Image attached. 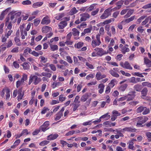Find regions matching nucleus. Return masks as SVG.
<instances>
[{
	"label": "nucleus",
	"mask_w": 151,
	"mask_h": 151,
	"mask_svg": "<svg viewBox=\"0 0 151 151\" xmlns=\"http://www.w3.org/2000/svg\"><path fill=\"white\" fill-rule=\"evenodd\" d=\"M115 9H116L115 8L113 9L109 8L106 9L104 12V13L101 16L100 18L101 19H104L107 18L109 16L111 15V12L114 11Z\"/></svg>",
	"instance_id": "f257e3e1"
},
{
	"label": "nucleus",
	"mask_w": 151,
	"mask_h": 151,
	"mask_svg": "<svg viewBox=\"0 0 151 151\" xmlns=\"http://www.w3.org/2000/svg\"><path fill=\"white\" fill-rule=\"evenodd\" d=\"M143 111L142 114L143 115H146L148 114L150 112V110L149 108H147L145 106H141L138 108L136 110V111L137 113H140Z\"/></svg>",
	"instance_id": "f03ea898"
},
{
	"label": "nucleus",
	"mask_w": 151,
	"mask_h": 151,
	"mask_svg": "<svg viewBox=\"0 0 151 151\" xmlns=\"http://www.w3.org/2000/svg\"><path fill=\"white\" fill-rule=\"evenodd\" d=\"M63 21L61 22L58 26L60 29H63L65 27H66L67 24V21H69L70 20V17H65L63 18Z\"/></svg>",
	"instance_id": "7ed1b4c3"
},
{
	"label": "nucleus",
	"mask_w": 151,
	"mask_h": 151,
	"mask_svg": "<svg viewBox=\"0 0 151 151\" xmlns=\"http://www.w3.org/2000/svg\"><path fill=\"white\" fill-rule=\"evenodd\" d=\"M49 125V122L48 121L45 122L42 126L40 127L39 129H38V132L40 131L45 132L49 129V128L48 127V126Z\"/></svg>",
	"instance_id": "20e7f679"
},
{
	"label": "nucleus",
	"mask_w": 151,
	"mask_h": 151,
	"mask_svg": "<svg viewBox=\"0 0 151 151\" xmlns=\"http://www.w3.org/2000/svg\"><path fill=\"white\" fill-rule=\"evenodd\" d=\"M38 77L35 75H31L29 78V79L28 82L29 85H30L32 82L33 81L35 84L36 85L38 83V81H37Z\"/></svg>",
	"instance_id": "39448f33"
},
{
	"label": "nucleus",
	"mask_w": 151,
	"mask_h": 151,
	"mask_svg": "<svg viewBox=\"0 0 151 151\" xmlns=\"http://www.w3.org/2000/svg\"><path fill=\"white\" fill-rule=\"evenodd\" d=\"M120 65L124 68L129 69L132 70V68L131 67L128 62L126 61L124 63L123 62H121L120 64Z\"/></svg>",
	"instance_id": "423d86ee"
},
{
	"label": "nucleus",
	"mask_w": 151,
	"mask_h": 151,
	"mask_svg": "<svg viewBox=\"0 0 151 151\" xmlns=\"http://www.w3.org/2000/svg\"><path fill=\"white\" fill-rule=\"evenodd\" d=\"M135 93L136 92L134 91L129 92L128 94L127 95V100L129 101L133 99L135 96Z\"/></svg>",
	"instance_id": "0eeeda50"
},
{
	"label": "nucleus",
	"mask_w": 151,
	"mask_h": 151,
	"mask_svg": "<svg viewBox=\"0 0 151 151\" xmlns=\"http://www.w3.org/2000/svg\"><path fill=\"white\" fill-rule=\"evenodd\" d=\"M91 93H86L81 97V101L83 102L85 101L89 97L91 96Z\"/></svg>",
	"instance_id": "6e6552de"
},
{
	"label": "nucleus",
	"mask_w": 151,
	"mask_h": 151,
	"mask_svg": "<svg viewBox=\"0 0 151 151\" xmlns=\"http://www.w3.org/2000/svg\"><path fill=\"white\" fill-rule=\"evenodd\" d=\"M22 88L19 89L17 93L18 94V99L17 100L18 101H19V100H21L23 96L24 95V92H23L22 93Z\"/></svg>",
	"instance_id": "1a4fd4ad"
},
{
	"label": "nucleus",
	"mask_w": 151,
	"mask_h": 151,
	"mask_svg": "<svg viewBox=\"0 0 151 151\" xmlns=\"http://www.w3.org/2000/svg\"><path fill=\"white\" fill-rule=\"evenodd\" d=\"M123 131H122V132L123 131H127L131 132H134L136 131L137 129L134 128L133 127H126L122 129Z\"/></svg>",
	"instance_id": "9d476101"
},
{
	"label": "nucleus",
	"mask_w": 151,
	"mask_h": 151,
	"mask_svg": "<svg viewBox=\"0 0 151 151\" xmlns=\"http://www.w3.org/2000/svg\"><path fill=\"white\" fill-rule=\"evenodd\" d=\"M11 8H8L5 10L4 11H3L1 12V14L0 16V20H2L4 19V16L7 14L8 12L9 11Z\"/></svg>",
	"instance_id": "9b49d317"
},
{
	"label": "nucleus",
	"mask_w": 151,
	"mask_h": 151,
	"mask_svg": "<svg viewBox=\"0 0 151 151\" xmlns=\"http://www.w3.org/2000/svg\"><path fill=\"white\" fill-rule=\"evenodd\" d=\"M148 119V118L147 117H144V118L140 116L136 118V120L140 121V122L142 123H144L146 122Z\"/></svg>",
	"instance_id": "f8f14e48"
},
{
	"label": "nucleus",
	"mask_w": 151,
	"mask_h": 151,
	"mask_svg": "<svg viewBox=\"0 0 151 151\" xmlns=\"http://www.w3.org/2000/svg\"><path fill=\"white\" fill-rule=\"evenodd\" d=\"M148 89L147 88H144L141 91V98L143 99H144V98L143 97H145L146 96L147 93L148 92Z\"/></svg>",
	"instance_id": "ddd939ff"
},
{
	"label": "nucleus",
	"mask_w": 151,
	"mask_h": 151,
	"mask_svg": "<svg viewBox=\"0 0 151 151\" xmlns=\"http://www.w3.org/2000/svg\"><path fill=\"white\" fill-rule=\"evenodd\" d=\"M50 20L48 19V17L47 16L44 17L41 21V24H47L50 23Z\"/></svg>",
	"instance_id": "4468645a"
},
{
	"label": "nucleus",
	"mask_w": 151,
	"mask_h": 151,
	"mask_svg": "<svg viewBox=\"0 0 151 151\" xmlns=\"http://www.w3.org/2000/svg\"><path fill=\"white\" fill-rule=\"evenodd\" d=\"M52 30V28L50 27L46 26L42 28V31L43 33H47Z\"/></svg>",
	"instance_id": "2eb2a0df"
},
{
	"label": "nucleus",
	"mask_w": 151,
	"mask_h": 151,
	"mask_svg": "<svg viewBox=\"0 0 151 151\" xmlns=\"http://www.w3.org/2000/svg\"><path fill=\"white\" fill-rule=\"evenodd\" d=\"M134 12L133 9H129L128 10L127 14L124 15V18H127L129 17L132 14H133Z\"/></svg>",
	"instance_id": "dca6fc26"
},
{
	"label": "nucleus",
	"mask_w": 151,
	"mask_h": 151,
	"mask_svg": "<svg viewBox=\"0 0 151 151\" xmlns=\"http://www.w3.org/2000/svg\"><path fill=\"white\" fill-rule=\"evenodd\" d=\"M58 136V135L57 134H51L48 136L47 139L50 140H53L56 139Z\"/></svg>",
	"instance_id": "f3484780"
},
{
	"label": "nucleus",
	"mask_w": 151,
	"mask_h": 151,
	"mask_svg": "<svg viewBox=\"0 0 151 151\" xmlns=\"http://www.w3.org/2000/svg\"><path fill=\"white\" fill-rule=\"evenodd\" d=\"M108 53V52L104 51L102 48H101L99 52H96V54L98 55L101 56L107 54Z\"/></svg>",
	"instance_id": "a211bd4d"
},
{
	"label": "nucleus",
	"mask_w": 151,
	"mask_h": 151,
	"mask_svg": "<svg viewBox=\"0 0 151 151\" xmlns=\"http://www.w3.org/2000/svg\"><path fill=\"white\" fill-rule=\"evenodd\" d=\"M144 63L148 68L151 67V61L146 58H144Z\"/></svg>",
	"instance_id": "6ab92c4d"
},
{
	"label": "nucleus",
	"mask_w": 151,
	"mask_h": 151,
	"mask_svg": "<svg viewBox=\"0 0 151 151\" xmlns=\"http://www.w3.org/2000/svg\"><path fill=\"white\" fill-rule=\"evenodd\" d=\"M110 73L113 76L118 78L119 77V75L116 73L114 70L111 69L109 71Z\"/></svg>",
	"instance_id": "aec40b11"
},
{
	"label": "nucleus",
	"mask_w": 151,
	"mask_h": 151,
	"mask_svg": "<svg viewBox=\"0 0 151 151\" xmlns=\"http://www.w3.org/2000/svg\"><path fill=\"white\" fill-rule=\"evenodd\" d=\"M135 18V16H133L127 19H125L122 22H124L127 23H128L129 22L133 21L134 19Z\"/></svg>",
	"instance_id": "412c9836"
},
{
	"label": "nucleus",
	"mask_w": 151,
	"mask_h": 151,
	"mask_svg": "<svg viewBox=\"0 0 151 151\" xmlns=\"http://www.w3.org/2000/svg\"><path fill=\"white\" fill-rule=\"evenodd\" d=\"M134 90L137 91L139 92L141 90V86L139 84L135 85L134 86Z\"/></svg>",
	"instance_id": "4be33fe9"
},
{
	"label": "nucleus",
	"mask_w": 151,
	"mask_h": 151,
	"mask_svg": "<svg viewBox=\"0 0 151 151\" xmlns=\"http://www.w3.org/2000/svg\"><path fill=\"white\" fill-rule=\"evenodd\" d=\"M127 86V84H125L121 85L119 88V90L120 91H124Z\"/></svg>",
	"instance_id": "5701e85b"
},
{
	"label": "nucleus",
	"mask_w": 151,
	"mask_h": 151,
	"mask_svg": "<svg viewBox=\"0 0 151 151\" xmlns=\"http://www.w3.org/2000/svg\"><path fill=\"white\" fill-rule=\"evenodd\" d=\"M117 83V81L115 79H113L109 83V86L111 88H113L115 85V84H116Z\"/></svg>",
	"instance_id": "b1692460"
},
{
	"label": "nucleus",
	"mask_w": 151,
	"mask_h": 151,
	"mask_svg": "<svg viewBox=\"0 0 151 151\" xmlns=\"http://www.w3.org/2000/svg\"><path fill=\"white\" fill-rule=\"evenodd\" d=\"M73 31L72 34L75 36H78L79 34V32L78 31L77 29L74 28L72 29Z\"/></svg>",
	"instance_id": "393cba45"
},
{
	"label": "nucleus",
	"mask_w": 151,
	"mask_h": 151,
	"mask_svg": "<svg viewBox=\"0 0 151 151\" xmlns=\"http://www.w3.org/2000/svg\"><path fill=\"white\" fill-rule=\"evenodd\" d=\"M104 85L103 84H99L98 86V88H100L99 90V92L100 93H102L104 91Z\"/></svg>",
	"instance_id": "a878e982"
},
{
	"label": "nucleus",
	"mask_w": 151,
	"mask_h": 151,
	"mask_svg": "<svg viewBox=\"0 0 151 151\" xmlns=\"http://www.w3.org/2000/svg\"><path fill=\"white\" fill-rule=\"evenodd\" d=\"M121 51L123 54H125L126 52H128L129 51V49L128 48L124 46L122 48Z\"/></svg>",
	"instance_id": "bb28decb"
},
{
	"label": "nucleus",
	"mask_w": 151,
	"mask_h": 151,
	"mask_svg": "<svg viewBox=\"0 0 151 151\" xmlns=\"http://www.w3.org/2000/svg\"><path fill=\"white\" fill-rule=\"evenodd\" d=\"M5 92L6 93V100H8L10 96V91L9 89L7 88L5 89Z\"/></svg>",
	"instance_id": "cd10ccee"
},
{
	"label": "nucleus",
	"mask_w": 151,
	"mask_h": 151,
	"mask_svg": "<svg viewBox=\"0 0 151 151\" xmlns=\"http://www.w3.org/2000/svg\"><path fill=\"white\" fill-rule=\"evenodd\" d=\"M63 115V114L59 112L56 115V116L55 118V120L56 121L59 120Z\"/></svg>",
	"instance_id": "c85d7f7f"
},
{
	"label": "nucleus",
	"mask_w": 151,
	"mask_h": 151,
	"mask_svg": "<svg viewBox=\"0 0 151 151\" xmlns=\"http://www.w3.org/2000/svg\"><path fill=\"white\" fill-rule=\"evenodd\" d=\"M50 46L51 50L52 51H54L55 50H57L58 49V46L57 45L50 44Z\"/></svg>",
	"instance_id": "c756f323"
},
{
	"label": "nucleus",
	"mask_w": 151,
	"mask_h": 151,
	"mask_svg": "<svg viewBox=\"0 0 151 151\" xmlns=\"http://www.w3.org/2000/svg\"><path fill=\"white\" fill-rule=\"evenodd\" d=\"M83 45V42H79L76 44H75V47L79 49L82 47Z\"/></svg>",
	"instance_id": "7c9ffc66"
},
{
	"label": "nucleus",
	"mask_w": 151,
	"mask_h": 151,
	"mask_svg": "<svg viewBox=\"0 0 151 151\" xmlns=\"http://www.w3.org/2000/svg\"><path fill=\"white\" fill-rule=\"evenodd\" d=\"M100 44L96 42L95 40H93L91 42V45L93 48H95L97 46H99Z\"/></svg>",
	"instance_id": "2f4dec72"
},
{
	"label": "nucleus",
	"mask_w": 151,
	"mask_h": 151,
	"mask_svg": "<svg viewBox=\"0 0 151 151\" xmlns=\"http://www.w3.org/2000/svg\"><path fill=\"white\" fill-rule=\"evenodd\" d=\"M122 1L121 0L119 1H118L116 3V5H117V8L119 9L121 8L122 5L123 3L122 2Z\"/></svg>",
	"instance_id": "473e14b6"
},
{
	"label": "nucleus",
	"mask_w": 151,
	"mask_h": 151,
	"mask_svg": "<svg viewBox=\"0 0 151 151\" xmlns=\"http://www.w3.org/2000/svg\"><path fill=\"white\" fill-rule=\"evenodd\" d=\"M114 18H111L109 19L106 20L104 21L103 23L104 24H106L110 23L111 22H114Z\"/></svg>",
	"instance_id": "72a5a7b5"
},
{
	"label": "nucleus",
	"mask_w": 151,
	"mask_h": 151,
	"mask_svg": "<svg viewBox=\"0 0 151 151\" xmlns=\"http://www.w3.org/2000/svg\"><path fill=\"white\" fill-rule=\"evenodd\" d=\"M142 85L143 86H147L149 88H151V83L147 82H145L142 83Z\"/></svg>",
	"instance_id": "f704fd0d"
},
{
	"label": "nucleus",
	"mask_w": 151,
	"mask_h": 151,
	"mask_svg": "<svg viewBox=\"0 0 151 151\" xmlns=\"http://www.w3.org/2000/svg\"><path fill=\"white\" fill-rule=\"evenodd\" d=\"M146 16H143L140 17L139 18L137 19V24H139L146 17Z\"/></svg>",
	"instance_id": "c9c22d12"
},
{
	"label": "nucleus",
	"mask_w": 151,
	"mask_h": 151,
	"mask_svg": "<svg viewBox=\"0 0 151 151\" xmlns=\"http://www.w3.org/2000/svg\"><path fill=\"white\" fill-rule=\"evenodd\" d=\"M108 113H106L105 114L102 116L100 117V119L106 118V120L110 118V116L109 115H108Z\"/></svg>",
	"instance_id": "e433bc0d"
},
{
	"label": "nucleus",
	"mask_w": 151,
	"mask_h": 151,
	"mask_svg": "<svg viewBox=\"0 0 151 151\" xmlns=\"http://www.w3.org/2000/svg\"><path fill=\"white\" fill-rule=\"evenodd\" d=\"M40 59H41L40 61L42 63H45L47 61V59L45 58V57L43 56H40Z\"/></svg>",
	"instance_id": "4c0bfd02"
},
{
	"label": "nucleus",
	"mask_w": 151,
	"mask_h": 151,
	"mask_svg": "<svg viewBox=\"0 0 151 151\" xmlns=\"http://www.w3.org/2000/svg\"><path fill=\"white\" fill-rule=\"evenodd\" d=\"M22 4L24 5H29L32 4L31 2L29 0H27L23 1Z\"/></svg>",
	"instance_id": "58836bf2"
},
{
	"label": "nucleus",
	"mask_w": 151,
	"mask_h": 151,
	"mask_svg": "<svg viewBox=\"0 0 151 151\" xmlns=\"http://www.w3.org/2000/svg\"><path fill=\"white\" fill-rule=\"evenodd\" d=\"M22 66L24 70H27L29 68V67L28 63H24Z\"/></svg>",
	"instance_id": "ea45409f"
},
{
	"label": "nucleus",
	"mask_w": 151,
	"mask_h": 151,
	"mask_svg": "<svg viewBox=\"0 0 151 151\" xmlns=\"http://www.w3.org/2000/svg\"><path fill=\"white\" fill-rule=\"evenodd\" d=\"M78 12L76 9L75 7L73 8L70 12V14L71 15H73L75 14L76 13Z\"/></svg>",
	"instance_id": "a19ab883"
},
{
	"label": "nucleus",
	"mask_w": 151,
	"mask_h": 151,
	"mask_svg": "<svg viewBox=\"0 0 151 151\" xmlns=\"http://www.w3.org/2000/svg\"><path fill=\"white\" fill-rule=\"evenodd\" d=\"M64 16V14L63 13H61L56 16L55 17V18L58 20H59L62 18Z\"/></svg>",
	"instance_id": "79ce46f5"
},
{
	"label": "nucleus",
	"mask_w": 151,
	"mask_h": 151,
	"mask_svg": "<svg viewBox=\"0 0 151 151\" xmlns=\"http://www.w3.org/2000/svg\"><path fill=\"white\" fill-rule=\"evenodd\" d=\"M101 74L100 72L97 73L96 76V77L98 80H99L101 79Z\"/></svg>",
	"instance_id": "37998d69"
},
{
	"label": "nucleus",
	"mask_w": 151,
	"mask_h": 151,
	"mask_svg": "<svg viewBox=\"0 0 151 151\" xmlns=\"http://www.w3.org/2000/svg\"><path fill=\"white\" fill-rule=\"evenodd\" d=\"M95 5L93 4L91 5L86 10L87 12H90L94 8Z\"/></svg>",
	"instance_id": "c03bdc74"
},
{
	"label": "nucleus",
	"mask_w": 151,
	"mask_h": 151,
	"mask_svg": "<svg viewBox=\"0 0 151 151\" xmlns=\"http://www.w3.org/2000/svg\"><path fill=\"white\" fill-rule=\"evenodd\" d=\"M112 115L116 117L120 115V114L117 111L114 110L112 112Z\"/></svg>",
	"instance_id": "a18cd8bd"
},
{
	"label": "nucleus",
	"mask_w": 151,
	"mask_h": 151,
	"mask_svg": "<svg viewBox=\"0 0 151 151\" xmlns=\"http://www.w3.org/2000/svg\"><path fill=\"white\" fill-rule=\"evenodd\" d=\"M29 134H30V132H28V130L27 129H25L23 130L21 133V135L22 136L23 135H27Z\"/></svg>",
	"instance_id": "49530a36"
},
{
	"label": "nucleus",
	"mask_w": 151,
	"mask_h": 151,
	"mask_svg": "<svg viewBox=\"0 0 151 151\" xmlns=\"http://www.w3.org/2000/svg\"><path fill=\"white\" fill-rule=\"evenodd\" d=\"M14 41L16 43H17V45L18 46H20L21 44L19 42L20 40L19 38L17 37H15L14 38Z\"/></svg>",
	"instance_id": "de8ad7c7"
},
{
	"label": "nucleus",
	"mask_w": 151,
	"mask_h": 151,
	"mask_svg": "<svg viewBox=\"0 0 151 151\" xmlns=\"http://www.w3.org/2000/svg\"><path fill=\"white\" fill-rule=\"evenodd\" d=\"M65 99L66 98L65 97H64L63 96V95L62 94L60 95L59 96V100L61 102H63L64 101Z\"/></svg>",
	"instance_id": "09e8293b"
},
{
	"label": "nucleus",
	"mask_w": 151,
	"mask_h": 151,
	"mask_svg": "<svg viewBox=\"0 0 151 151\" xmlns=\"http://www.w3.org/2000/svg\"><path fill=\"white\" fill-rule=\"evenodd\" d=\"M129 148L130 149L133 150V149L134 146H133L134 143L133 142H129Z\"/></svg>",
	"instance_id": "8fccbe9b"
},
{
	"label": "nucleus",
	"mask_w": 151,
	"mask_h": 151,
	"mask_svg": "<svg viewBox=\"0 0 151 151\" xmlns=\"http://www.w3.org/2000/svg\"><path fill=\"white\" fill-rule=\"evenodd\" d=\"M49 142L47 141H44L40 142L39 145L41 146H44L47 144Z\"/></svg>",
	"instance_id": "3c124183"
},
{
	"label": "nucleus",
	"mask_w": 151,
	"mask_h": 151,
	"mask_svg": "<svg viewBox=\"0 0 151 151\" xmlns=\"http://www.w3.org/2000/svg\"><path fill=\"white\" fill-rule=\"evenodd\" d=\"M15 12H11L8 15H11V16L10 17V19L11 21L13 20L15 18L14 15V14Z\"/></svg>",
	"instance_id": "603ef678"
},
{
	"label": "nucleus",
	"mask_w": 151,
	"mask_h": 151,
	"mask_svg": "<svg viewBox=\"0 0 151 151\" xmlns=\"http://www.w3.org/2000/svg\"><path fill=\"white\" fill-rule=\"evenodd\" d=\"M146 135L147 137L148 138V139L150 141H151V133L150 132H147L146 133Z\"/></svg>",
	"instance_id": "864d4df0"
},
{
	"label": "nucleus",
	"mask_w": 151,
	"mask_h": 151,
	"mask_svg": "<svg viewBox=\"0 0 151 151\" xmlns=\"http://www.w3.org/2000/svg\"><path fill=\"white\" fill-rule=\"evenodd\" d=\"M151 8V3L147 4L143 6L142 8L144 9H147Z\"/></svg>",
	"instance_id": "5fc2aeb1"
},
{
	"label": "nucleus",
	"mask_w": 151,
	"mask_h": 151,
	"mask_svg": "<svg viewBox=\"0 0 151 151\" xmlns=\"http://www.w3.org/2000/svg\"><path fill=\"white\" fill-rule=\"evenodd\" d=\"M49 66L50 69L53 71H55L56 70V68L55 66L52 64H50Z\"/></svg>",
	"instance_id": "6e6d98bb"
},
{
	"label": "nucleus",
	"mask_w": 151,
	"mask_h": 151,
	"mask_svg": "<svg viewBox=\"0 0 151 151\" xmlns=\"http://www.w3.org/2000/svg\"><path fill=\"white\" fill-rule=\"evenodd\" d=\"M129 82L130 83H137V82L136 81V78L134 77H132L131 78L129 81Z\"/></svg>",
	"instance_id": "4d7b16f0"
},
{
	"label": "nucleus",
	"mask_w": 151,
	"mask_h": 151,
	"mask_svg": "<svg viewBox=\"0 0 151 151\" xmlns=\"http://www.w3.org/2000/svg\"><path fill=\"white\" fill-rule=\"evenodd\" d=\"M75 131H71L68 132L65 134V136H68L72 135L75 133Z\"/></svg>",
	"instance_id": "13d9d810"
},
{
	"label": "nucleus",
	"mask_w": 151,
	"mask_h": 151,
	"mask_svg": "<svg viewBox=\"0 0 151 151\" xmlns=\"http://www.w3.org/2000/svg\"><path fill=\"white\" fill-rule=\"evenodd\" d=\"M18 47L14 48L12 50L11 52L13 53L17 52H18Z\"/></svg>",
	"instance_id": "bf43d9fd"
},
{
	"label": "nucleus",
	"mask_w": 151,
	"mask_h": 151,
	"mask_svg": "<svg viewBox=\"0 0 151 151\" xmlns=\"http://www.w3.org/2000/svg\"><path fill=\"white\" fill-rule=\"evenodd\" d=\"M100 35H99V34L97 35H96V40L97 41V42H98L99 44H100L101 43V42L100 40Z\"/></svg>",
	"instance_id": "052dcab7"
},
{
	"label": "nucleus",
	"mask_w": 151,
	"mask_h": 151,
	"mask_svg": "<svg viewBox=\"0 0 151 151\" xmlns=\"http://www.w3.org/2000/svg\"><path fill=\"white\" fill-rule=\"evenodd\" d=\"M99 9H97L95 11H92L91 13V14L92 16H94L96 15L99 11Z\"/></svg>",
	"instance_id": "680f3d73"
},
{
	"label": "nucleus",
	"mask_w": 151,
	"mask_h": 151,
	"mask_svg": "<svg viewBox=\"0 0 151 151\" xmlns=\"http://www.w3.org/2000/svg\"><path fill=\"white\" fill-rule=\"evenodd\" d=\"M119 11H116L113 14V17L114 18H116L118 15L119 14Z\"/></svg>",
	"instance_id": "e2e57ef3"
},
{
	"label": "nucleus",
	"mask_w": 151,
	"mask_h": 151,
	"mask_svg": "<svg viewBox=\"0 0 151 151\" xmlns=\"http://www.w3.org/2000/svg\"><path fill=\"white\" fill-rule=\"evenodd\" d=\"M91 28H86L84 29L83 32L86 34L89 33L91 32Z\"/></svg>",
	"instance_id": "0e129e2a"
},
{
	"label": "nucleus",
	"mask_w": 151,
	"mask_h": 151,
	"mask_svg": "<svg viewBox=\"0 0 151 151\" xmlns=\"http://www.w3.org/2000/svg\"><path fill=\"white\" fill-rule=\"evenodd\" d=\"M87 1V0H78L76 2V3L81 4Z\"/></svg>",
	"instance_id": "69168bd1"
},
{
	"label": "nucleus",
	"mask_w": 151,
	"mask_h": 151,
	"mask_svg": "<svg viewBox=\"0 0 151 151\" xmlns=\"http://www.w3.org/2000/svg\"><path fill=\"white\" fill-rule=\"evenodd\" d=\"M149 17L146 18L144 21H143L142 23V25H144L146 24L149 21Z\"/></svg>",
	"instance_id": "338daca9"
},
{
	"label": "nucleus",
	"mask_w": 151,
	"mask_h": 151,
	"mask_svg": "<svg viewBox=\"0 0 151 151\" xmlns=\"http://www.w3.org/2000/svg\"><path fill=\"white\" fill-rule=\"evenodd\" d=\"M142 27L141 26L137 28V31L140 33H142L144 31V29H142Z\"/></svg>",
	"instance_id": "774afa93"
}]
</instances>
